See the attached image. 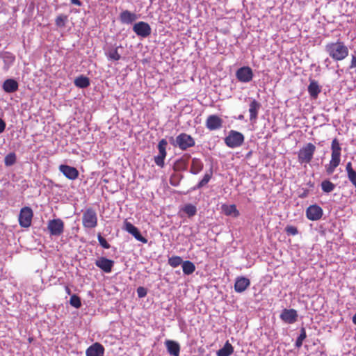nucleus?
Masks as SVG:
<instances>
[{
    "label": "nucleus",
    "instance_id": "f257e3e1",
    "mask_svg": "<svg viewBox=\"0 0 356 356\" xmlns=\"http://www.w3.org/2000/svg\"><path fill=\"white\" fill-rule=\"evenodd\" d=\"M325 50L335 61L344 60L349 53L348 47L341 40L327 43L325 47Z\"/></svg>",
    "mask_w": 356,
    "mask_h": 356
},
{
    "label": "nucleus",
    "instance_id": "f03ea898",
    "mask_svg": "<svg viewBox=\"0 0 356 356\" xmlns=\"http://www.w3.org/2000/svg\"><path fill=\"white\" fill-rule=\"evenodd\" d=\"M82 224L86 229H93L97 225V215L95 209H86L82 216Z\"/></svg>",
    "mask_w": 356,
    "mask_h": 356
},
{
    "label": "nucleus",
    "instance_id": "7ed1b4c3",
    "mask_svg": "<svg viewBox=\"0 0 356 356\" xmlns=\"http://www.w3.org/2000/svg\"><path fill=\"white\" fill-rule=\"evenodd\" d=\"M245 137L243 134L237 131L231 130L228 136L225 138L226 145L230 148H236L241 146L244 143Z\"/></svg>",
    "mask_w": 356,
    "mask_h": 356
},
{
    "label": "nucleus",
    "instance_id": "20e7f679",
    "mask_svg": "<svg viewBox=\"0 0 356 356\" xmlns=\"http://www.w3.org/2000/svg\"><path fill=\"white\" fill-rule=\"evenodd\" d=\"M195 144V140L191 136L185 133H181L176 137L173 145L178 147L183 151H185L190 147H194Z\"/></svg>",
    "mask_w": 356,
    "mask_h": 356
},
{
    "label": "nucleus",
    "instance_id": "39448f33",
    "mask_svg": "<svg viewBox=\"0 0 356 356\" xmlns=\"http://www.w3.org/2000/svg\"><path fill=\"white\" fill-rule=\"evenodd\" d=\"M316 147L312 143H307L302 147L298 152V161L300 163H309L313 159Z\"/></svg>",
    "mask_w": 356,
    "mask_h": 356
},
{
    "label": "nucleus",
    "instance_id": "423d86ee",
    "mask_svg": "<svg viewBox=\"0 0 356 356\" xmlns=\"http://www.w3.org/2000/svg\"><path fill=\"white\" fill-rule=\"evenodd\" d=\"M64 222L60 218L50 220L47 222V229L51 236H60L64 232Z\"/></svg>",
    "mask_w": 356,
    "mask_h": 356
},
{
    "label": "nucleus",
    "instance_id": "0eeeda50",
    "mask_svg": "<svg viewBox=\"0 0 356 356\" xmlns=\"http://www.w3.org/2000/svg\"><path fill=\"white\" fill-rule=\"evenodd\" d=\"M33 213L29 207L21 209L19 215V224L22 227L28 228L31 226Z\"/></svg>",
    "mask_w": 356,
    "mask_h": 356
},
{
    "label": "nucleus",
    "instance_id": "6e6552de",
    "mask_svg": "<svg viewBox=\"0 0 356 356\" xmlns=\"http://www.w3.org/2000/svg\"><path fill=\"white\" fill-rule=\"evenodd\" d=\"M168 145L167 141L165 139H162L158 144L159 154L154 157L155 163L163 168L164 166V160L166 156V146Z\"/></svg>",
    "mask_w": 356,
    "mask_h": 356
},
{
    "label": "nucleus",
    "instance_id": "1a4fd4ad",
    "mask_svg": "<svg viewBox=\"0 0 356 356\" xmlns=\"http://www.w3.org/2000/svg\"><path fill=\"white\" fill-rule=\"evenodd\" d=\"M236 76L239 81L248 83L252 81L253 78V72L250 67H242L236 71Z\"/></svg>",
    "mask_w": 356,
    "mask_h": 356
},
{
    "label": "nucleus",
    "instance_id": "9d476101",
    "mask_svg": "<svg viewBox=\"0 0 356 356\" xmlns=\"http://www.w3.org/2000/svg\"><path fill=\"white\" fill-rule=\"evenodd\" d=\"M133 31L137 35L146 38L151 34L152 29L147 23L144 22H139L134 25Z\"/></svg>",
    "mask_w": 356,
    "mask_h": 356
},
{
    "label": "nucleus",
    "instance_id": "9b49d317",
    "mask_svg": "<svg viewBox=\"0 0 356 356\" xmlns=\"http://www.w3.org/2000/svg\"><path fill=\"white\" fill-rule=\"evenodd\" d=\"M223 120L217 115H209L206 120V127L210 130H217L222 127Z\"/></svg>",
    "mask_w": 356,
    "mask_h": 356
},
{
    "label": "nucleus",
    "instance_id": "f8f14e48",
    "mask_svg": "<svg viewBox=\"0 0 356 356\" xmlns=\"http://www.w3.org/2000/svg\"><path fill=\"white\" fill-rule=\"evenodd\" d=\"M323 213L321 207L316 204L309 206L306 210L307 218L313 221L321 219Z\"/></svg>",
    "mask_w": 356,
    "mask_h": 356
},
{
    "label": "nucleus",
    "instance_id": "ddd939ff",
    "mask_svg": "<svg viewBox=\"0 0 356 356\" xmlns=\"http://www.w3.org/2000/svg\"><path fill=\"white\" fill-rule=\"evenodd\" d=\"M59 170L70 180H75L78 178L79 172L78 170L72 166L62 164L59 166Z\"/></svg>",
    "mask_w": 356,
    "mask_h": 356
},
{
    "label": "nucleus",
    "instance_id": "4468645a",
    "mask_svg": "<svg viewBox=\"0 0 356 356\" xmlns=\"http://www.w3.org/2000/svg\"><path fill=\"white\" fill-rule=\"evenodd\" d=\"M331 161L340 163L341 147L339 140L334 138L331 144Z\"/></svg>",
    "mask_w": 356,
    "mask_h": 356
},
{
    "label": "nucleus",
    "instance_id": "2eb2a0df",
    "mask_svg": "<svg viewBox=\"0 0 356 356\" xmlns=\"http://www.w3.org/2000/svg\"><path fill=\"white\" fill-rule=\"evenodd\" d=\"M124 229L133 235L134 238L138 241H140L143 243H147V240L140 234L138 228L132 225L130 222L127 220L124 222Z\"/></svg>",
    "mask_w": 356,
    "mask_h": 356
},
{
    "label": "nucleus",
    "instance_id": "dca6fc26",
    "mask_svg": "<svg viewBox=\"0 0 356 356\" xmlns=\"http://www.w3.org/2000/svg\"><path fill=\"white\" fill-rule=\"evenodd\" d=\"M124 229L133 235L134 238L138 241H140L143 243H147V240L140 234L138 228L132 225L130 222L127 220L124 222Z\"/></svg>",
    "mask_w": 356,
    "mask_h": 356
},
{
    "label": "nucleus",
    "instance_id": "f3484780",
    "mask_svg": "<svg viewBox=\"0 0 356 356\" xmlns=\"http://www.w3.org/2000/svg\"><path fill=\"white\" fill-rule=\"evenodd\" d=\"M95 265L104 272L109 273L112 270L114 261L102 257L95 261Z\"/></svg>",
    "mask_w": 356,
    "mask_h": 356
},
{
    "label": "nucleus",
    "instance_id": "a211bd4d",
    "mask_svg": "<svg viewBox=\"0 0 356 356\" xmlns=\"http://www.w3.org/2000/svg\"><path fill=\"white\" fill-rule=\"evenodd\" d=\"M298 314L293 309H284L280 314V318L285 323L292 324L297 321Z\"/></svg>",
    "mask_w": 356,
    "mask_h": 356
},
{
    "label": "nucleus",
    "instance_id": "6ab92c4d",
    "mask_svg": "<svg viewBox=\"0 0 356 356\" xmlns=\"http://www.w3.org/2000/svg\"><path fill=\"white\" fill-rule=\"evenodd\" d=\"M104 347L98 342H96L89 346L86 351V356H104Z\"/></svg>",
    "mask_w": 356,
    "mask_h": 356
},
{
    "label": "nucleus",
    "instance_id": "aec40b11",
    "mask_svg": "<svg viewBox=\"0 0 356 356\" xmlns=\"http://www.w3.org/2000/svg\"><path fill=\"white\" fill-rule=\"evenodd\" d=\"M250 281L245 277H238L234 284V289L237 293H242L249 287Z\"/></svg>",
    "mask_w": 356,
    "mask_h": 356
},
{
    "label": "nucleus",
    "instance_id": "412c9836",
    "mask_svg": "<svg viewBox=\"0 0 356 356\" xmlns=\"http://www.w3.org/2000/svg\"><path fill=\"white\" fill-rule=\"evenodd\" d=\"M261 108V104L257 100L253 99L250 104L249 113L250 120L252 122H255L257 119L258 113Z\"/></svg>",
    "mask_w": 356,
    "mask_h": 356
},
{
    "label": "nucleus",
    "instance_id": "4be33fe9",
    "mask_svg": "<svg viewBox=\"0 0 356 356\" xmlns=\"http://www.w3.org/2000/svg\"><path fill=\"white\" fill-rule=\"evenodd\" d=\"M2 87L6 92L13 93L18 90L19 84L15 79H8L3 82Z\"/></svg>",
    "mask_w": 356,
    "mask_h": 356
},
{
    "label": "nucleus",
    "instance_id": "5701e85b",
    "mask_svg": "<svg viewBox=\"0 0 356 356\" xmlns=\"http://www.w3.org/2000/svg\"><path fill=\"white\" fill-rule=\"evenodd\" d=\"M168 352L173 356H179L180 352L179 344L172 340H166L165 342Z\"/></svg>",
    "mask_w": 356,
    "mask_h": 356
},
{
    "label": "nucleus",
    "instance_id": "b1692460",
    "mask_svg": "<svg viewBox=\"0 0 356 356\" xmlns=\"http://www.w3.org/2000/svg\"><path fill=\"white\" fill-rule=\"evenodd\" d=\"M137 19L135 13H131L129 10H124L120 13V19L123 24H131Z\"/></svg>",
    "mask_w": 356,
    "mask_h": 356
},
{
    "label": "nucleus",
    "instance_id": "393cba45",
    "mask_svg": "<svg viewBox=\"0 0 356 356\" xmlns=\"http://www.w3.org/2000/svg\"><path fill=\"white\" fill-rule=\"evenodd\" d=\"M221 209L225 216H233L235 218L239 216V211L237 210L236 207L234 204H222Z\"/></svg>",
    "mask_w": 356,
    "mask_h": 356
},
{
    "label": "nucleus",
    "instance_id": "a878e982",
    "mask_svg": "<svg viewBox=\"0 0 356 356\" xmlns=\"http://www.w3.org/2000/svg\"><path fill=\"white\" fill-rule=\"evenodd\" d=\"M308 92L314 99H316L318 97V94L321 92V88L316 81L314 80L310 81L308 86Z\"/></svg>",
    "mask_w": 356,
    "mask_h": 356
},
{
    "label": "nucleus",
    "instance_id": "bb28decb",
    "mask_svg": "<svg viewBox=\"0 0 356 356\" xmlns=\"http://www.w3.org/2000/svg\"><path fill=\"white\" fill-rule=\"evenodd\" d=\"M203 166H204L203 163L201 161L200 159H197V158H193L192 159L190 172L192 174L197 175L202 170Z\"/></svg>",
    "mask_w": 356,
    "mask_h": 356
},
{
    "label": "nucleus",
    "instance_id": "cd10ccee",
    "mask_svg": "<svg viewBox=\"0 0 356 356\" xmlns=\"http://www.w3.org/2000/svg\"><path fill=\"white\" fill-rule=\"evenodd\" d=\"M234 352V348L232 344L227 341L224 346L217 351V356H229Z\"/></svg>",
    "mask_w": 356,
    "mask_h": 356
},
{
    "label": "nucleus",
    "instance_id": "c85d7f7f",
    "mask_svg": "<svg viewBox=\"0 0 356 356\" xmlns=\"http://www.w3.org/2000/svg\"><path fill=\"white\" fill-rule=\"evenodd\" d=\"M188 166V157H181L177 160L174 164L175 170L181 171L185 170Z\"/></svg>",
    "mask_w": 356,
    "mask_h": 356
},
{
    "label": "nucleus",
    "instance_id": "c756f323",
    "mask_svg": "<svg viewBox=\"0 0 356 356\" xmlns=\"http://www.w3.org/2000/svg\"><path fill=\"white\" fill-rule=\"evenodd\" d=\"M74 84L80 88H86L90 86V80L86 76H80L74 80Z\"/></svg>",
    "mask_w": 356,
    "mask_h": 356
},
{
    "label": "nucleus",
    "instance_id": "7c9ffc66",
    "mask_svg": "<svg viewBox=\"0 0 356 356\" xmlns=\"http://www.w3.org/2000/svg\"><path fill=\"white\" fill-rule=\"evenodd\" d=\"M3 60L4 62V70H8L10 65L14 63L15 58L12 54L6 52L3 55Z\"/></svg>",
    "mask_w": 356,
    "mask_h": 356
},
{
    "label": "nucleus",
    "instance_id": "2f4dec72",
    "mask_svg": "<svg viewBox=\"0 0 356 356\" xmlns=\"http://www.w3.org/2000/svg\"><path fill=\"white\" fill-rule=\"evenodd\" d=\"M182 269L184 274L191 275L195 270V266L191 261H183Z\"/></svg>",
    "mask_w": 356,
    "mask_h": 356
},
{
    "label": "nucleus",
    "instance_id": "473e14b6",
    "mask_svg": "<svg viewBox=\"0 0 356 356\" xmlns=\"http://www.w3.org/2000/svg\"><path fill=\"white\" fill-rule=\"evenodd\" d=\"M321 188L325 193H330L335 188V185L329 180H324L321 183Z\"/></svg>",
    "mask_w": 356,
    "mask_h": 356
},
{
    "label": "nucleus",
    "instance_id": "72a5a7b5",
    "mask_svg": "<svg viewBox=\"0 0 356 356\" xmlns=\"http://www.w3.org/2000/svg\"><path fill=\"white\" fill-rule=\"evenodd\" d=\"M68 17L65 15H60L55 19V24L58 27H65L67 22Z\"/></svg>",
    "mask_w": 356,
    "mask_h": 356
},
{
    "label": "nucleus",
    "instance_id": "f704fd0d",
    "mask_svg": "<svg viewBox=\"0 0 356 356\" xmlns=\"http://www.w3.org/2000/svg\"><path fill=\"white\" fill-rule=\"evenodd\" d=\"M182 264L183 260L179 256H173L168 259V264L173 268H176Z\"/></svg>",
    "mask_w": 356,
    "mask_h": 356
},
{
    "label": "nucleus",
    "instance_id": "c9c22d12",
    "mask_svg": "<svg viewBox=\"0 0 356 356\" xmlns=\"http://www.w3.org/2000/svg\"><path fill=\"white\" fill-rule=\"evenodd\" d=\"M183 211L189 216H193L195 215L197 209L196 207L191 204H186L184 209Z\"/></svg>",
    "mask_w": 356,
    "mask_h": 356
},
{
    "label": "nucleus",
    "instance_id": "e433bc0d",
    "mask_svg": "<svg viewBox=\"0 0 356 356\" xmlns=\"http://www.w3.org/2000/svg\"><path fill=\"white\" fill-rule=\"evenodd\" d=\"M306 337H307V334H306L305 329L304 327H302L300 330V334L296 341V347L300 348L302 345V342L305 339Z\"/></svg>",
    "mask_w": 356,
    "mask_h": 356
},
{
    "label": "nucleus",
    "instance_id": "4c0bfd02",
    "mask_svg": "<svg viewBox=\"0 0 356 356\" xmlns=\"http://www.w3.org/2000/svg\"><path fill=\"white\" fill-rule=\"evenodd\" d=\"M212 177V172L206 173L202 179L197 185V188H200L208 184Z\"/></svg>",
    "mask_w": 356,
    "mask_h": 356
},
{
    "label": "nucleus",
    "instance_id": "58836bf2",
    "mask_svg": "<svg viewBox=\"0 0 356 356\" xmlns=\"http://www.w3.org/2000/svg\"><path fill=\"white\" fill-rule=\"evenodd\" d=\"M70 305L78 309L81 306V299L76 295H72L70 300Z\"/></svg>",
    "mask_w": 356,
    "mask_h": 356
},
{
    "label": "nucleus",
    "instance_id": "ea45409f",
    "mask_svg": "<svg viewBox=\"0 0 356 356\" xmlns=\"http://www.w3.org/2000/svg\"><path fill=\"white\" fill-rule=\"evenodd\" d=\"M339 163L330 161L329 165L326 168V172L328 175H332Z\"/></svg>",
    "mask_w": 356,
    "mask_h": 356
},
{
    "label": "nucleus",
    "instance_id": "a19ab883",
    "mask_svg": "<svg viewBox=\"0 0 356 356\" xmlns=\"http://www.w3.org/2000/svg\"><path fill=\"white\" fill-rule=\"evenodd\" d=\"M108 57L109 59L114 60H119L120 59V55L118 54L117 49L110 51L108 54Z\"/></svg>",
    "mask_w": 356,
    "mask_h": 356
},
{
    "label": "nucleus",
    "instance_id": "79ce46f5",
    "mask_svg": "<svg viewBox=\"0 0 356 356\" xmlns=\"http://www.w3.org/2000/svg\"><path fill=\"white\" fill-rule=\"evenodd\" d=\"M285 232L288 235L293 236H295L298 233L297 227L292 225H287L285 228Z\"/></svg>",
    "mask_w": 356,
    "mask_h": 356
},
{
    "label": "nucleus",
    "instance_id": "37998d69",
    "mask_svg": "<svg viewBox=\"0 0 356 356\" xmlns=\"http://www.w3.org/2000/svg\"><path fill=\"white\" fill-rule=\"evenodd\" d=\"M97 238H98L99 244L104 248L108 249L110 248L109 243L106 241V240L103 236H102L101 234H98Z\"/></svg>",
    "mask_w": 356,
    "mask_h": 356
},
{
    "label": "nucleus",
    "instance_id": "c03bdc74",
    "mask_svg": "<svg viewBox=\"0 0 356 356\" xmlns=\"http://www.w3.org/2000/svg\"><path fill=\"white\" fill-rule=\"evenodd\" d=\"M15 161V154H9L5 158V164L6 165H11Z\"/></svg>",
    "mask_w": 356,
    "mask_h": 356
},
{
    "label": "nucleus",
    "instance_id": "a18cd8bd",
    "mask_svg": "<svg viewBox=\"0 0 356 356\" xmlns=\"http://www.w3.org/2000/svg\"><path fill=\"white\" fill-rule=\"evenodd\" d=\"M137 294L139 298H143L147 295V290L143 286H140L137 289Z\"/></svg>",
    "mask_w": 356,
    "mask_h": 356
},
{
    "label": "nucleus",
    "instance_id": "49530a36",
    "mask_svg": "<svg viewBox=\"0 0 356 356\" xmlns=\"http://www.w3.org/2000/svg\"><path fill=\"white\" fill-rule=\"evenodd\" d=\"M348 178L356 188V171L348 175Z\"/></svg>",
    "mask_w": 356,
    "mask_h": 356
},
{
    "label": "nucleus",
    "instance_id": "de8ad7c7",
    "mask_svg": "<svg viewBox=\"0 0 356 356\" xmlns=\"http://www.w3.org/2000/svg\"><path fill=\"white\" fill-rule=\"evenodd\" d=\"M346 170L347 172V175H349L353 172H355V170H353V166H352V163L351 162H348L347 164H346Z\"/></svg>",
    "mask_w": 356,
    "mask_h": 356
},
{
    "label": "nucleus",
    "instance_id": "09e8293b",
    "mask_svg": "<svg viewBox=\"0 0 356 356\" xmlns=\"http://www.w3.org/2000/svg\"><path fill=\"white\" fill-rule=\"evenodd\" d=\"M355 67H356V55L355 54H353L352 55V60H351V63H350V68L353 69V68H355Z\"/></svg>",
    "mask_w": 356,
    "mask_h": 356
},
{
    "label": "nucleus",
    "instance_id": "8fccbe9b",
    "mask_svg": "<svg viewBox=\"0 0 356 356\" xmlns=\"http://www.w3.org/2000/svg\"><path fill=\"white\" fill-rule=\"evenodd\" d=\"M6 126V122L1 118H0V134L5 131Z\"/></svg>",
    "mask_w": 356,
    "mask_h": 356
},
{
    "label": "nucleus",
    "instance_id": "3c124183",
    "mask_svg": "<svg viewBox=\"0 0 356 356\" xmlns=\"http://www.w3.org/2000/svg\"><path fill=\"white\" fill-rule=\"evenodd\" d=\"M71 3L79 6H81V2L80 0H71Z\"/></svg>",
    "mask_w": 356,
    "mask_h": 356
},
{
    "label": "nucleus",
    "instance_id": "603ef678",
    "mask_svg": "<svg viewBox=\"0 0 356 356\" xmlns=\"http://www.w3.org/2000/svg\"><path fill=\"white\" fill-rule=\"evenodd\" d=\"M353 323L356 325V313L353 316Z\"/></svg>",
    "mask_w": 356,
    "mask_h": 356
},
{
    "label": "nucleus",
    "instance_id": "864d4df0",
    "mask_svg": "<svg viewBox=\"0 0 356 356\" xmlns=\"http://www.w3.org/2000/svg\"><path fill=\"white\" fill-rule=\"evenodd\" d=\"M65 291H66L67 294H70L71 291H70V288L68 286L65 287Z\"/></svg>",
    "mask_w": 356,
    "mask_h": 356
},
{
    "label": "nucleus",
    "instance_id": "5fc2aeb1",
    "mask_svg": "<svg viewBox=\"0 0 356 356\" xmlns=\"http://www.w3.org/2000/svg\"><path fill=\"white\" fill-rule=\"evenodd\" d=\"M307 195V192H305L303 194L300 195V197H305Z\"/></svg>",
    "mask_w": 356,
    "mask_h": 356
},
{
    "label": "nucleus",
    "instance_id": "6e6d98bb",
    "mask_svg": "<svg viewBox=\"0 0 356 356\" xmlns=\"http://www.w3.org/2000/svg\"><path fill=\"white\" fill-rule=\"evenodd\" d=\"M170 184L172 186H176L177 185V184H175V181H173L172 178L170 179Z\"/></svg>",
    "mask_w": 356,
    "mask_h": 356
},
{
    "label": "nucleus",
    "instance_id": "4d7b16f0",
    "mask_svg": "<svg viewBox=\"0 0 356 356\" xmlns=\"http://www.w3.org/2000/svg\"><path fill=\"white\" fill-rule=\"evenodd\" d=\"M170 184L172 186H176L177 185V184H175V181H173L172 178L170 179Z\"/></svg>",
    "mask_w": 356,
    "mask_h": 356
},
{
    "label": "nucleus",
    "instance_id": "13d9d810",
    "mask_svg": "<svg viewBox=\"0 0 356 356\" xmlns=\"http://www.w3.org/2000/svg\"><path fill=\"white\" fill-rule=\"evenodd\" d=\"M243 118V115H240L238 116V119L242 120Z\"/></svg>",
    "mask_w": 356,
    "mask_h": 356
}]
</instances>
